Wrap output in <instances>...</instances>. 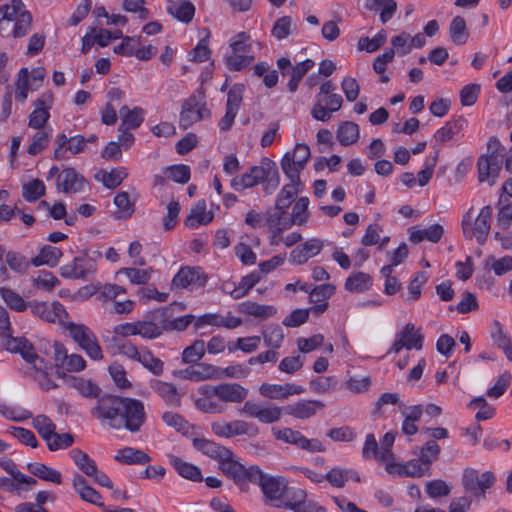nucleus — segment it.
Here are the masks:
<instances>
[{"mask_svg":"<svg viewBox=\"0 0 512 512\" xmlns=\"http://www.w3.org/2000/svg\"><path fill=\"white\" fill-rule=\"evenodd\" d=\"M259 392L263 397L269 399H285L290 395L303 393L304 388L293 383H285L283 385L263 383L259 387Z\"/></svg>","mask_w":512,"mask_h":512,"instance_id":"c85d7f7f","label":"nucleus"},{"mask_svg":"<svg viewBox=\"0 0 512 512\" xmlns=\"http://www.w3.org/2000/svg\"><path fill=\"white\" fill-rule=\"evenodd\" d=\"M101 257L99 252L95 257L84 254L75 257L71 263L65 264L60 268V275L66 279L88 280L97 269L96 258Z\"/></svg>","mask_w":512,"mask_h":512,"instance_id":"9d476101","label":"nucleus"},{"mask_svg":"<svg viewBox=\"0 0 512 512\" xmlns=\"http://www.w3.org/2000/svg\"><path fill=\"white\" fill-rule=\"evenodd\" d=\"M289 180L290 182L285 184L277 195L275 209H288L303 186L300 178H298V181L294 179Z\"/></svg>","mask_w":512,"mask_h":512,"instance_id":"72a5a7b5","label":"nucleus"},{"mask_svg":"<svg viewBox=\"0 0 512 512\" xmlns=\"http://www.w3.org/2000/svg\"><path fill=\"white\" fill-rule=\"evenodd\" d=\"M213 218V213L206 210V203L202 200L198 201L191 209L190 214L185 220V224L190 228H196L198 225L210 223Z\"/></svg>","mask_w":512,"mask_h":512,"instance_id":"37998d69","label":"nucleus"},{"mask_svg":"<svg viewBox=\"0 0 512 512\" xmlns=\"http://www.w3.org/2000/svg\"><path fill=\"white\" fill-rule=\"evenodd\" d=\"M45 194V186L39 179H34L22 187V196L28 202H35Z\"/></svg>","mask_w":512,"mask_h":512,"instance_id":"774afa93","label":"nucleus"},{"mask_svg":"<svg viewBox=\"0 0 512 512\" xmlns=\"http://www.w3.org/2000/svg\"><path fill=\"white\" fill-rule=\"evenodd\" d=\"M467 124V120L463 117L448 121L443 127L437 130L435 138L442 143L451 141L465 129Z\"/></svg>","mask_w":512,"mask_h":512,"instance_id":"58836bf2","label":"nucleus"},{"mask_svg":"<svg viewBox=\"0 0 512 512\" xmlns=\"http://www.w3.org/2000/svg\"><path fill=\"white\" fill-rule=\"evenodd\" d=\"M176 375L185 380L200 382L207 379L218 378L219 368L211 364L198 362L183 370L178 371Z\"/></svg>","mask_w":512,"mask_h":512,"instance_id":"393cba45","label":"nucleus"},{"mask_svg":"<svg viewBox=\"0 0 512 512\" xmlns=\"http://www.w3.org/2000/svg\"><path fill=\"white\" fill-rule=\"evenodd\" d=\"M0 297L11 310L16 312H24L30 304L19 293L8 287H0Z\"/></svg>","mask_w":512,"mask_h":512,"instance_id":"603ef678","label":"nucleus"},{"mask_svg":"<svg viewBox=\"0 0 512 512\" xmlns=\"http://www.w3.org/2000/svg\"><path fill=\"white\" fill-rule=\"evenodd\" d=\"M240 413L257 419L264 424L278 422L283 415V408L272 403H259L252 400L245 401Z\"/></svg>","mask_w":512,"mask_h":512,"instance_id":"9b49d317","label":"nucleus"},{"mask_svg":"<svg viewBox=\"0 0 512 512\" xmlns=\"http://www.w3.org/2000/svg\"><path fill=\"white\" fill-rule=\"evenodd\" d=\"M114 459L124 465H143L151 461V457L147 453L133 447L120 449Z\"/></svg>","mask_w":512,"mask_h":512,"instance_id":"e433bc0d","label":"nucleus"},{"mask_svg":"<svg viewBox=\"0 0 512 512\" xmlns=\"http://www.w3.org/2000/svg\"><path fill=\"white\" fill-rule=\"evenodd\" d=\"M385 470L390 475H398L400 477H421L425 474L430 475V468L418 458L412 459L405 464H399L388 462L385 466Z\"/></svg>","mask_w":512,"mask_h":512,"instance_id":"412c9836","label":"nucleus"},{"mask_svg":"<svg viewBox=\"0 0 512 512\" xmlns=\"http://www.w3.org/2000/svg\"><path fill=\"white\" fill-rule=\"evenodd\" d=\"M119 113L122 120L119 131H122L123 128L125 130L136 129L144 121V110L140 107L129 109L127 106H122Z\"/></svg>","mask_w":512,"mask_h":512,"instance_id":"79ce46f5","label":"nucleus"},{"mask_svg":"<svg viewBox=\"0 0 512 512\" xmlns=\"http://www.w3.org/2000/svg\"><path fill=\"white\" fill-rule=\"evenodd\" d=\"M365 7L370 11H376L381 8L380 20L385 24L394 16L397 10V3L394 0H367Z\"/></svg>","mask_w":512,"mask_h":512,"instance_id":"8fccbe9b","label":"nucleus"},{"mask_svg":"<svg viewBox=\"0 0 512 512\" xmlns=\"http://www.w3.org/2000/svg\"><path fill=\"white\" fill-rule=\"evenodd\" d=\"M54 359L57 367H61L68 372H79L86 367V361L81 355H68L65 347L58 342L54 344Z\"/></svg>","mask_w":512,"mask_h":512,"instance_id":"b1692460","label":"nucleus"},{"mask_svg":"<svg viewBox=\"0 0 512 512\" xmlns=\"http://www.w3.org/2000/svg\"><path fill=\"white\" fill-rule=\"evenodd\" d=\"M200 392L207 393L210 397L217 396V399L224 403H241L248 396V389L239 383L205 385L200 388Z\"/></svg>","mask_w":512,"mask_h":512,"instance_id":"ddd939ff","label":"nucleus"},{"mask_svg":"<svg viewBox=\"0 0 512 512\" xmlns=\"http://www.w3.org/2000/svg\"><path fill=\"white\" fill-rule=\"evenodd\" d=\"M3 21L13 22L11 35L22 38L30 32L33 17L22 0H11L10 3L0 6V32Z\"/></svg>","mask_w":512,"mask_h":512,"instance_id":"f03ea898","label":"nucleus"},{"mask_svg":"<svg viewBox=\"0 0 512 512\" xmlns=\"http://www.w3.org/2000/svg\"><path fill=\"white\" fill-rule=\"evenodd\" d=\"M153 391L160 396L168 405L178 406L180 405V395L177 388L167 382L160 380H153L151 383Z\"/></svg>","mask_w":512,"mask_h":512,"instance_id":"c03bdc74","label":"nucleus"},{"mask_svg":"<svg viewBox=\"0 0 512 512\" xmlns=\"http://www.w3.org/2000/svg\"><path fill=\"white\" fill-rule=\"evenodd\" d=\"M492 208L484 206L479 214L474 217L473 207H471L462 219V231L466 239L475 238L480 245H483L491 228Z\"/></svg>","mask_w":512,"mask_h":512,"instance_id":"7ed1b4c3","label":"nucleus"},{"mask_svg":"<svg viewBox=\"0 0 512 512\" xmlns=\"http://www.w3.org/2000/svg\"><path fill=\"white\" fill-rule=\"evenodd\" d=\"M29 308L33 315L49 323L64 325L68 318L67 311L58 301H54L50 304L47 302L32 301L29 304Z\"/></svg>","mask_w":512,"mask_h":512,"instance_id":"dca6fc26","label":"nucleus"},{"mask_svg":"<svg viewBox=\"0 0 512 512\" xmlns=\"http://www.w3.org/2000/svg\"><path fill=\"white\" fill-rule=\"evenodd\" d=\"M138 197V193L134 192V198L131 199L128 192H119L114 197V204L118 208L117 218H130L135 212V201Z\"/></svg>","mask_w":512,"mask_h":512,"instance_id":"49530a36","label":"nucleus"},{"mask_svg":"<svg viewBox=\"0 0 512 512\" xmlns=\"http://www.w3.org/2000/svg\"><path fill=\"white\" fill-rule=\"evenodd\" d=\"M287 222H289L287 209H275V211L268 210L265 213V223L269 230L273 232L271 239L272 245L278 244L277 238L284 230L288 229L283 228Z\"/></svg>","mask_w":512,"mask_h":512,"instance_id":"473e14b6","label":"nucleus"},{"mask_svg":"<svg viewBox=\"0 0 512 512\" xmlns=\"http://www.w3.org/2000/svg\"><path fill=\"white\" fill-rule=\"evenodd\" d=\"M241 324V318L234 316L231 312H228L225 316L218 313L203 314L197 318L194 326L196 329H199L204 325L224 327L226 329H235Z\"/></svg>","mask_w":512,"mask_h":512,"instance_id":"bb28decb","label":"nucleus"},{"mask_svg":"<svg viewBox=\"0 0 512 512\" xmlns=\"http://www.w3.org/2000/svg\"><path fill=\"white\" fill-rule=\"evenodd\" d=\"M256 484H258L265 497L270 501L281 500L287 491V480L281 476H269L260 469V476H256Z\"/></svg>","mask_w":512,"mask_h":512,"instance_id":"a211bd4d","label":"nucleus"},{"mask_svg":"<svg viewBox=\"0 0 512 512\" xmlns=\"http://www.w3.org/2000/svg\"><path fill=\"white\" fill-rule=\"evenodd\" d=\"M205 354V342L195 340L190 346L182 352V362L185 364L198 363Z\"/></svg>","mask_w":512,"mask_h":512,"instance_id":"0e129e2a","label":"nucleus"},{"mask_svg":"<svg viewBox=\"0 0 512 512\" xmlns=\"http://www.w3.org/2000/svg\"><path fill=\"white\" fill-rule=\"evenodd\" d=\"M296 29L290 16H283L274 23L271 34L278 40L287 38Z\"/></svg>","mask_w":512,"mask_h":512,"instance_id":"69168bd1","label":"nucleus"},{"mask_svg":"<svg viewBox=\"0 0 512 512\" xmlns=\"http://www.w3.org/2000/svg\"><path fill=\"white\" fill-rule=\"evenodd\" d=\"M324 407L325 404L319 400H300L292 405H288L285 411L288 415L295 418L308 419Z\"/></svg>","mask_w":512,"mask_h":512,"instance_id":"2f4dec72","label":"nucleus"},{"mask_svg":"<svg viewBox=\"0 0 512 512\" xmlns=\"http://www.w3.org/2000/svg\"><path fill=\"white\" fill-rule=\"evenodd\" d=\"M211 430L216 436L223 438H233L242 435L248 438H255L260 433L257 425L241 419L230 422L224 420L215 421L211 424Z\"/></svg>","mask_w":512,"mask_h":512,"instance_id":"6e6552de","label":"nucleus"},{"mask_svg":"<svg viewBox=\"0 0 512 512\" xmlns=\"http://www.w3.org/2000/svg\"><path fill=\"white\" fill-rule=\"evenodd\" d=\"M167 330L165 310L157 309L151 312L145 320L138 321V335L146 339H155Z\"/></svg>","mask_w":512,"mask_h":512,"instance_id":"f3484780","label":"nucleus"},{"mask_svg":"<svg viewBox=\"0 0 512 512\" xmlns=\"http://www.w3.org/2000/svg\"><path fill=\"white\" fill-rule=\"evenodd\" d=\"M211 117L203 91L198 90L184 100L179 116V127L187 130L193 124Z\"/></svg>","mask_w":512,"mask_h":512,"instance_id":"20e7f679","label":"nucleus"},{"mask_svg":"<svg viewBox=\"0 0 512 512\" xmlns=\"http://www.w3.org/2000/svg\"><path fill=\"white\" fill-rule=\"evenodd\" d=\"M250 39L246 32L238 33L230 43L231 53L225 57L227 67L232 71H240L249 66L254 57L249 55L251 44L247 41Z\"/></svg>","mask_w":512,"mask_h":512,"instance_id":"39448f33","label":"nucleus"},{"mask_svg":"<svg viewBox=\"0 0 512 512\" xmlns=\"http://www.w3.org/2000/svg\"><path fill=\"white\" fill-rule=\"evenodd\" d=\"M5 262L11 270L14 272L24 275L30 268L29 260L19 252L8 251L5 253Z\"/></svg>","mask_w":512,"mask_h":512,"instance_id":"e2e57ef3","label":"nucleus"},{"mask_svg":"<svg viewBox=\"0 0 512 512\" xmlns=\"http://www.w3.org/2000/svg\"><path fill=\"white\" fill-rule=\"evenodd\" d=\"M243 92V85H234L228 91L225 115L218 124L221 131L231 129L243 99Z\"/></svg>","mask_w":512,"mask_h":512,"instance_id":"6ab92c4d","label":"nucleus"},{"mask_svg":"<svg viewBox=\"0 0 512 512\" xmlns=\"http://www.w3.org/2000/svg\"><path fill=\"white\" fill-rule=\"evenodd\" d=\"M265 173L260 180L263 183V190L266 194H272L280 184V176L276 163L269 158H264Z\"/></svg>","mask_w":512,"mask_h":512,"instance_id":"a18cd8bd","label":"nucleus"},{"mask_svg":"<svg viewBox=\"0 0 512 512\" xmlns=\"http://www.w3.org/2000/svg\"><path fill=\"white\" fill-rule=\"evenodd\" d=\"M494 327L495 331L492 333L494 344L503 350L508 360L512 361V344L510 337L498 321H495Z\"/></svg>","mask_w":512,"mask_h":512,"instance_id":"bf43d9fd","label":"nucleus"},{"mask_svg":"<svg viewBox=\"0 0 512 512\" xmlns=\"http://www.w3.org/2000/svg\"><path fill=\"white\" fill-rule=\"evenodd\" d=\"M72 487L78 494L82 501L104 508L101 494L90 486L87 480L80 475L75 473L72 477Z\"/></svg>","mask_w":512,"mask_h":512,"instance_id":"cd10ccee","label":"nucleus"},{"mask_svg":"<svg viewBox=\"0 0 512 512\" xmlns=\"http://www.w3.org/2000/svg\"><path fill=\"white\" fill-rule=\"evenodd\" d=\"M314 61L311 59H306L300 63H297L290 70V80L288 82V89L290 92H295L298 88V84L305 76V74L314 67Z\"/></svg>","mask_w":512,"mask_h":512,"instance_id":"6e6d98bb","label":"nucleus"},{"mask_svg":"<svg viewBox=\"0 0 512 512\" xmlns=\"http://www.w3.org/2000/svg\"><path fill=\"white\" fill-rule=\"evenodd\" d=\"M27 468L31 474L44 481H49L55 484H61L62 482L61 473L51 467L46 466L43 463H29Z\"/></svg>","mask_w":512,"mask_h":512,"instance_id":"09e8293b","label":"nucleus"},{"mask_svg":"<svg viewBox=\"0 0 512 512\" xmlns=\"http://www.w3.org/2000/svg\"><path fill=\"white\" fill-rule=\"evenodd\" d=\"M72 386L86 398H101V388L93 381L83 378H72Z\"/></svg>","mask_w":512,"mask_h":512,"instance_id":"052dcab7","label":"nucleus"},{"mask_svg":"<svg viewBox=\"0 0 512 512\" xmlns=\"http://www.w3.org/2000/svg\"><path fill=\"white\" fill-rule=\"evenodd\" d=\"M423 414L422 405H414L402 410L404 420L402 422L401 431L403 434L412 436L417 433L418 427L416 423L421 419Z\"/></svg>","mask_w":512,"mask_h":512,"instance_id":"ea45409f","label":"nucleus"},{"mask_svg":"<svg viewBox=\"0 0 512 512\" xmlns=\"http://www.w3.org/2000/svg\"><path fill=\"white\" fill-rule=\"evenodd\" d=\"M168 459L181 477L194 482H201L203 480L201 470L198 466L186 462L173 454H169Z\"/></svg>","mask_w":512,"mask_h":512,"instance_id":"f704fd0d","label":"nucleus"},{"mask_svg":"<svg viewBox=\"0 0 512 512\" xmlns=\"http://www.w3.org/2000/svg\"><path fill=\"white\" fill-rule=\"evenodd\" d=\"M273 434L277 440L297 446L308 452H323L324 445L318 439H308L301 432L291 428L275 429Z\"/></svg>","mask_w":512,"mask_h":512,"instance_id":"2eb2a0df","label":"nucleus"},{"mask_svg":"<svg viewBox=\"0 0 512 512\" xmlns=\"http://www.w3.org/2000/svg\"><path fill=\"white\" fill-rule=\"evenodd\" d=\"M53 104V94L50 92L42 94L34 102V110L29 115L28 126L40 130L50 118L49 110Z\"/></svg>","mask_w":512,"mask_h":512,"instance_id":"aec40b11","label":"nucleus"},{"mask_svg":"<svg viewBox=\"0 0 512 512\" xmlns=\"http://www.w3.org/2000/svg\"><path fill=\"white\" fill-rule=\"evenodd\" d=\"M502 164V160L496 156L481 155L477 162L479 181H488L490 185H494L502 169Z\"/></svg>","mask_w":512,"mask_h":512,"instance_id":"a878e982","label":"nucleus"},{"mask_svg":"<svg viewBox=\"0 0 512 512\" xmlns=\"http://www.w3.org/2000/svg\"><path fill=\"white\" fill-rule=\"evenodd\" d=\"M226 458L219 462V469L242 489L247 482H256V476H260V468L258 466L253 465L246 468L235 460L234 455Z\"/></svg>","mask_w":512,"mask_h":512,"instance_id":"1a4fd4ad","label":"nucleus"},{"mask_svg":"<svg viewBox=\"0 0 512 512\" xmlns=\"http://www.w3.org/2000/svg\"><path fill=\"white\" fill-rule=\"evenodd\" d=\"M69 455L83 474L90 477L93 473H95L97 465L87 453L80 450L79 448H74L69 452Z\"/></svg>","mask_w":512,"mask_h":512,"instance_id":"5fc2aeb1","label":"nucleus"},{"mask_svg":"<svg viewBox=\"0 0 512 512\" xmlns=\"http://www.w3.org/2000/svg\"><path fill=\"white\" fill-rule=\"evenodd\" d=\"M207 282V276L199 267H183L172 280L175 288L203 287Z\"/></svg>","mask_w":512,"mask_h":512,"instance_id":"4be33fe9","label":"nucleus"},{"mask_svg":"<svg viewBox=\"0 0 512 512\" xmlns=\"http://www.w3.org/2000/svg\"><path fill=\"white\" fill-rule=\"evenodd\" d=\"M33 427L37 430L39 435L47 442L53 437L56 425L46 415H38L32 421Z\"/></svg>","mask_w":512,"mask_h":512,"instance_id":"338daca9","label":"nucleus"},{"mask_svg":"<svg viewBox=\"0 0 512 512\" xmlns=\"http://www.w3.org/2000/svg\"><path fill=\"white\" fill-rule=\"evenodd\" d=\"M409 233V240L414 244H418L423 240L437 243L443 236L444 229L440 224H433L425 229L413 226L409 229Z\"/></svg>","mask_w":512,"mask_h":512,"instance_id":"c9c22d12","label":"nucleus"},{"mask_svg":"<svg viewBox=\"0 0 512 512\" xmlns=\"http://www.w3.org/2000/svg\"><path fill=\"white\" fill-rule=\"evenodd\" d=\"M127 177L128 172L124 167L114 168L109 172L100 170L95 174V179L102 182L107 189L117 188Z\"/></svg>","mask_w":512,"mask_h":512,"instance_id":"a19ab883","label":"nucleus"},{"mask_svg":"<svg viewBox=\"0 0 512 512\" xmlns=\"http://www.w3.org/2000/svg\"><path fill=\"white\" fill-rule=\"evenodd\" d=\"M309 158V146L304 143H298L292 151L286 152L281 159V169L288 179L298 181L300 173L305 168Z\"/></svg>","mask_w":512,"mask_h":512,"instance_id":"423d86ee","label":"nucleus"},{"mask_svg":"<svg viewBox=\"0 0 512 512\" xmlns=\"http://www.w3.org/2000/svg\"><path fill=\"white\" fill-rule=\"evenodd\" d=\"M90 414L112 429H126L131 433L140 431L146 421L143 402L134 398L114 395L102 396L91 408Z\"/></svg>","mask_w":512,"mask_h":512,"instance_id":"f257e3e1","label":"nucleus"},{"mask_svg":"<svg viewBox=\"0 0 512 512\" xmlns=\"http://www.w3.org/2000/svg\"><path fill=\"white\" fill-rule=\"evenodd\" d=\"M264 158L261 160L260 165L252 166L247 172L241 176L235 177L231 181V186L236 191H242L247 188H251L258 183L264 177L265 173Z\"/></svg>","mask_w":512,"mask_h":512,"instance_id":"c756f323","label":"nucleus"},{"mask_svg":"<svg viewBox=\"0 0 512 512\" xmlns=\"http://www.w3.org/2000/svg\"><path fill=\"white\" fill-rule=\"evenodd\" d=\"M71 338L86 352L93 360H101L103 358L101 347L94 333L83 324L70 322L67 324Z\"/></svg>","mask_w":512,"mask_h":512,"instance_id":"0eeeda50","label":"nucleus"},{"mask_svg":"<svg viewBox=\"0 0 512 512\" xmlns=\"http://www.w3.org/2000/svg\"><path fill=\"white\" fill-rule=\"evenodd\" d=\"M372 286V277L364 272L350 275L345 281V289L351 293H362Z\"/></svg>","mask_w":512,"mask_h":512,"instance_id":"3c124183","label":"nucleus"},{"mask_svg":"<svg viewBox=\"0 0 512 512\" xmlns=\"http://www.w3.org/2000/svg\"><path fill=\"white\" fill-rule=\"evenodd\" d=\"M336 137L342 146H350L359 138V126L350 121L343 122L337 129Z\"/></svg>","mask_w":512,"mask_h":512,"instance_id":"864d4df0","label":"nucleus"},{"mask_svg":"<svg viewBox=\"0 0 512 512\" xmlns=\"http://www.w3.org/2000/svg\"><path fill=\"white\" fill-rule=\"evenodd\" d=\"M86 184L85 178L74 168H66L57 176L56 187L59 192L78 193Z\"/></svg>","mask_w":512,"mask_h":512,"instance_id":"5701e85b","label":"nucleus"},{"mask_svg":"<svg viewBox=\"0 0 512 512\" xmlns=\"http://www.w3.org/2000/svg\"><path fill=\"white\" fill-rule=\"evenodd\" d=\"M449 35L451 40L457 45H464L467 42L469 34L463 17L456 16L452 19L449 27Z\"/></svg>","mask_w":512,"mask_h":512,"instance_id":"4d7b16f0","label":"nucleus"},{"mask_svg":"<svg viewBox=\"0 0 512 512\" xmlns=\"http://www.w3.org/2000/svg\"><path fill=\"white\" fill-rule=\"evenodd\" d=\"M238 311L242 314L253 316L261 320L273 317L277 309L273 305H263L252 301H245L238 305Z\"/></svg>","mask_w":512,"mask_h":512,"instance_id":"4c0bfd02","label":"nucleus"},{"mask_svg":"<svg viewBox=\"0 0 512 512\" xmlns=\"http://www.w3.org/2000/svg\"><path fill=\"white\" fill-rule=\"evenodd\" d=\"M193 446L218 463L227 459L226 457L233 456V452L229 448L205 438H195L193 440Z\"/></svg>","mask_w":512,"mask_h":512,"instance_id":"7c9ffc66","label":"nucleus"},{"mask_svg":"<svg viewBox=\"0 0 512 512\" xmlns=\"http://www.w3.org/2000/svg\"><path fill=\"white\" fill-rule=\"evenodd\" d=\"M7 349L19 353L35 371L47 373L49 364L35 352L34 346L26 338H11L7 343Z\"/></svg>","mask_w":512,"mask_h":512,"instance_id":"f8f14e48","label":"nucleus"},{"mask_svg":"<svg viewBox=\"0 0 512 512\" xmlns=\"http://www.w3.org/2000/svg\"><path fill=\"white\" fill-rule=\"evenodd\" d=\"M167 12L183 23H190L195 15V6L190 1L167 8Z\"/></svg>","mask_w":512,"mask_h":512,"instance_id":"680f3d73","label":"nucleus"},{"mask_svg":"<svg viewBox=\"0 0 512 512\" xmlns=\"http://www.w3.org/2000/svg\"><path fill=\"white\" fill-rule=\"evenodd\" d=\"M262 338L267 347L279 349L284 340L283 329L277 324L269 325L263 329Z\"/></svg>","mask_w":512,"mask_h":512,"instance_id":"13d9d810","label":"nucleus"},{"mask_svg":"<svg viewBox=\"0 0 512 512\" xmlns=\"http://www.w3.org/2000/svg\"><path fill=\"white\" fill-rule=\"evenodd\" d=\"M496 477L492 471H486L481 475L476 469L467 468L463 472L462 485L465 491L474 496L484 495L486 490L495 483Z\"/></svg>","mask_w":512,"mask_h":512,"instance_id":"4468645a","label":"nucleus"},{"mask_svg":"<svg viewBox=\"0 0 512 512\" xmlns=\"http://www.w3.org/2000/svg\"><path fill=\"white\" fill-rule=\"evenodd\" d=\"M308 206L309 199L307 197L298 198L292 208L291 216H288L289 222L283 228H290L294 224L304 225L308 220Z\"/></svg>","mask_w":512,"mask_h":512,"instance_id":"de8ad7c7","label":"nucleus"}]
</instances>
